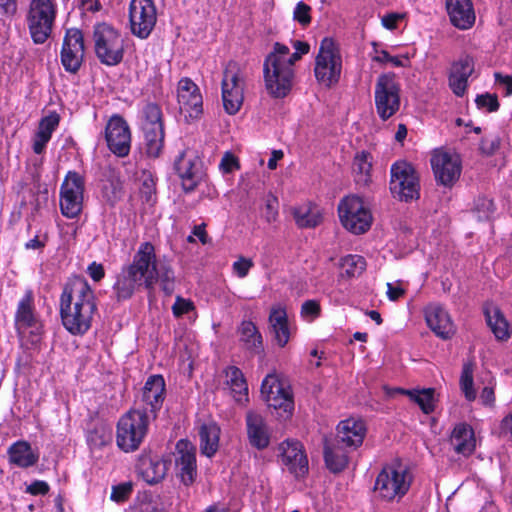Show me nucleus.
Listing matches in <instances>:
<instances>
[{
    "label": "nucleus",
    "mask_w": 512,
    "mask_h": 512,
    "mask_svg": "<svg viewBox=\"0 0 512 512\" xmlns=\"http://www.w3.org/2000/svg\"><path fill=\"white\" fill-rule=\"evenodd\" d=\"M87 440L92 448H97L105 445L109 440V436L104 433L100 434L98 431H93L88 435Z\"/></svg>",
    "instance_id": "nucleus-61"
},
{
    "label": "nucleus",
    "mask_w": 512,
    "mask_h": 512,
    "mask_svg": "<svg viewBox=\"0 0 512 512\" xmlns=\"http://www.w3.org/2000/svg\"><path fill=\"white\" fill-rule=\"evenodd\" d=\"M494 210V203L491 199L487 197H479L475 201L473 213L475 214L478 220L484 221L490 219V217L494 213Z\"/></svg>",
    "instance_id": "nucleus-48"
},
{
    "label": "nucleus",
    "mask_w": 512,
    "mask_h": 512,
    "mask_svg": "<svg viewBox=\"0 0 512 512\" xmlns=\"http://www.w3.org/2000/svg\"><path fill=\"white\" fill-rule=\"evenodd\" d=\"M340 267L342 276L356 277L366 269V261L360 255H347L341 259Z\"/></svg>",
    "instance_id": "nucleus-43"
},
{
    "label": "nucleus",
    "mask_w": 512,
    "mask_h": 512,
    "mask_svg": "<svg viewBox=\"0 0 512 512\" xmlns=\"http://www.w3.org/2000/svg\"><path fill=\"white\" fill-rule=\"evenodd\" d=\"M500 429L502 434L509 436L512 440V412L503 418Z\"/></svg>",
    "instance_id": "nucleus-64"
},
{
    "label": "nucleus",
    "mask_w": 512,
    "mask_h": 512,
    "mask_svg": "<svg viewBox=\"0 0 512 512\" xmlns=\"http://www.w3.org/2000/svg\"><path fill=\"white\" fill-rule=\"evenodd\" d=\"M59 120L60 118L57 113H51L41 119L33 141L34 153L41 154L44 151L46 144L51 139L52 133L59 125Z\"/></svg>",
    "instance_id": "nucleus-37"
},
{
    "label": "nucleus",
    "mask_w": 512,
    "mask_h": 512,
    "mask_svg": "<svg viewBox=\"0 0 512 512\" xmlns=\"http://www.w3.org/2000/svg\"><path fill=\"white\" fill-rule=\"evenodd\" d=\"M88 274L94 281L98 282L104 277L105 272L101 264L93 262L88 266Z\"/></svg>",
    "instance_id": "nucleus-63"
},
{
    "label": "nucleus",
    "mask_w": 512,
    "mask_h": 512,
    "mask_svg": "<svg viewBox=\"0 0 512 512\" xmlns=\"http://www.w3.org/2000/svg\"><path fill=\"white\" fill-rule=\"evenodd\" d=\"M141 196L148 202L151 200L155 193V182L151 175H144L142 184L140 187Z\"/></svg>",
    "instance_id": "nucleus-58"
},
{
    "label": "nucleus",
    "mask_w": 512,
    "mask_h": 512,
    "mask_svg": "<svg viewBox=\"0 0 512 512\" xmlns=\"http://www.w3.org/2000/svg\"><path fill=\"white\" fill-rule=\"evenodd\" d=\"M401 85L392 72L378 76L375 83L374 101L376 113L383 121L395 115L401 105Z\"/></svg>",
    "instance_id": "nucleus-7"
},
{
    "label": "nucleus",
    "mask_w": 512,
    "mask_h": 512,
    "mask_svg": "<svg viewBox=\"0 0 512 512\" xmlns=\"http://www.w3.org/2000/svg\"><path fill=\"white\" fill-rule=\"evenodd\" d=\"M295 52L290 53L288 46L276 42L273 50L266 56L263 63L265 88L274 98H283L291 90L295 62L309 52L306 42L294 41Z\"/></svg>",
    "instance_id": "nucleus-2"
},
{
    "label": "nucleus",
    "mask_w": 512,
    "mask_h": 512,
    "mask_svg": "<svg viewBox=\"0 0 512 512\" xmlns=\"http://www.w3.org/2000/svg\"><path fill=\"white\" fill-rule=\"evenodd\" d=\"M105 139L109 150L118 157H125L131 148V131L123 117L113 115L105 127Z\"/></svg>",
    "instance_id": "nucleus-19"
},
{
    "label": "nucleus",
    "mask_w": 512,
    "mask_h": 512,
    "mask_svg": "<svg viewBox=\"0 0 512 512\" xmlns=\"http://www.w3.org/2000/svg\"><path fill=\"white\" fill-rule=\"evenodd\" d=\"M261 394L269 408L283 413L281 417L292 414L294 403L288 387H285L274 374L267 375L262 381Z\"/></svg>",
    "instance_id": "nucleus-16"
},
{
    "label": "nucleus",
    "mask_w": 512,
    "mask_h": 512,
    "mask_svg": "<svg viewBox=\"0 0 512 512\" xmlns=\"http://www.w3.org/2000/svg\"><path fill=\"white\" fill-rule=\"evenodd\" d=\"M202 160L193 150L182 151L174 161V170L186 192L193 191L203 177Z\"/></svg>",
    "instance_id": "nucleus-17"
},
{
    "label": "nucleus",
    "mask_w": 512,
    "mask_h": 512,
    "mask_svg": "<svg viewBox=\"0 0 512 512\" xmlns=\"http://www.w3.org/2000/svg\"><path fill=\"white\" fill-rule=\"evenodd\" d=\"M246 428L250 444L259 449H265L270 443V434L261 414L255 411L246 413Z\"/></svg>",
    "instance_id": "nucleus-30"
},
{
    "label": "nucleus",
    "mask_w": 512,
    "mask_h": 512,
    "mask_svg": "<svg viewBox=\"0 0 512 512\" xmlns=\"http://www.w3.org/2000/svg\"><path fill=\"white\" fill-rule=\"evenodd\" d=\"M160 282L166 295H171L175 289V275L170 265L159 262L155 284Z\"/></svg>",
    "instance_id": "nucleus-45"
},
{
    "label": "nucleus",
    "mask_w": 512,
    "mask_h": 512,
    "mask_svg": "<svg viewBox=\"0 0 512 512\" xmlns=\"http://www.w3.org/2000/svg\"><path fill=\"white\" fill-rule=\"evenodd\" d=\"M291 214L299 228H314L322 221L319 207L312 203H304L292 207Z\"/></svg>",
    "instance_id": "nucleus-35"
},
{
    "label": "nucleus",
    "mask_w": 512,
    "mask_h": 512,
    "mask_svg": "<svg viewBox=\"0 0 512 512\" xmlns=\"http://www.w3.org/2000/svg\"><path fill=\"white\" fill-rule=\"evenodd\" d=\"M263 215L269 223L275 221L278 217V199L271 193L265 197V209Z\"/></svg>",
    "instance_id": "nucleus-51"
},
{
    "label": "nucleus",
    "mask_w": 512,
    "mask_h": 512,
    "mask_svg": "<svg viewBox=\"0 0 512 512\" xmlns=\"http://www.w3.org/2000/svg\"><path fill=\"white\" fill-rule=\"evenodd\" d=\"M254 263L251 259L245 257H239L232 265L233 272L239 277L244 278L248 275L250 269Z\"/></svg>",
    "instance_id": "nucleus-54"
},
{
    "label": "nucleus",
    "mask_w": 512,
    "mask_h": 512,
    "mask_svg": "<svg viewBox=\"0 0 512 512\" xmlns=\"http://www.w3.org/2000/svg\"><path fill=\"white\" fill-rule=\"evenodd\" d=\"M26 491L31 495H45L49 491V485L45 481L36 480L27 487Z\"/></svg>",
    "instance_id": "nucleus-60"
},
{
    "label": "nucleus",
    "mask_w": 512,
    "mask_h": 512,
    "mask_svg": "<svg viewBox=\"0 0 512 512\" xmlns=\"http://www.w3.org/2000/svg\"><path fill=\"white\" fill-rule=\"evenodd\" d=\"M97 310L94 292L82 277H73L65 284L60 297L63 326L73 335L86 333Z\"/></svg>",
    "instance_id": "nucleus-1"
},
{
    "label": "nucleus",
    "mask_w": 512,
    "mask_h": 512,
    "mask_svg": "<svg viewBox=\"0 0 512 512\" xmlns=\"http://www.w3.org/2000/svg\"><path fill=\"white\" fill-rule=\"evenodd\" d=\"M354 449L346 448L335 437L333 441H325L324 460L327 468L333 473L343 471L349 463V453Z\"/></svg>",
    "instance_id": "nucleus-31"
},
{
    "label": "nucleus",
    "mask_w": 512,
    "mask_h": 512,
    "mask_svg": "<svg viewBox=\"0 0 512 512\" xmlns=\"http://www.w3.org/2000/svg\"><path fill=\"white\" fill-rule=\"evenodd\" d=\"M84 54L85 44L82 31L77 28L67 29L60 53L64 69L70 73L78 72L83 63Z\"/></svg>",
    "instance_id": "nucleus-18"
},
{
    "label": "nucleus",
    "mask_w": 512,
    "mask_h": 512,
    "mask_svg": "<svg viewBox=\"0 0 512 512\" xmlns=\"http://www.w3.org/2000/svg\"><path fill=\"white\" fill-rule=\"evenodd\" d=\"M365 423L360 419L349 418L341 421L337 426L336 438L346 448L356 450L360 447L366 436Z\"/></svg>",
    "instance_id": "nucleus-26"
},
{
    "label": "nucleus",
    "mask_w": 512,
    "mask_h": 512,
    "mask_svg": "<svg viewBox=\"0 0 512 512\" xmlns=\"http://www.w3.org/2000/svg\"><path fill=\"white\" fill-rule=\"evenodd\" d=\"M500 137L498 135H488L482 138L479 149L485 156H492L500 147Z\"/></svg>",
    "instance_id": "nucleus-50"
},
{
    "label": "nucleus",
    "mask_w": 512,
    "mask_h": 512,
    "mask_svg": "<svg viewBox=\"0 0 512 512\" xmlns=\"http://www.w3.org/2000/svg\"><path fill=\"white\" fill-rule=\"evenodd\" d=\"M486 321L496 339L505 341L510 338L509 324L500 309L492 304L484 308Z\"/></svg>",
    "instance_id": "nucleus-39"
},
{
    "label": "nucleus",
    "mask_w": 512,
    "mask_h": 512,
    "mask_svg": "<svg viewBox=\"0 0 512 512\" xmlns=\"http://www.w3.org/2000/svg\"><path fill=\"white\" fill-rule=\"evenodd\" d=\"M474 363L472 361L465 362L462 367L460 377V388L468 401H473L476 398V391L474 389L473 381Z\"/></svg>",
    "instance_id": "nucleus-44"
},
{
    "label": "nucleus",
    "mask_w": 512,
    "mask_h": 512,
    "mask_svg": "<svg viewBox=\"0 0 512 512\" xmlns=\"http://www.w3.org/2000/svg\"><path fill=\"white\" fill-rule=\"evenodd\" d=\"M219 168L223 173H231L239 168L238 159L229 152H226L222 157Z\"/></svg>",
    "instance_id": "nucleus-57"
},
{
    "label": "nucleus",
    "mask_w": 512,
    "mask_h": 512,
    "mask_svg": "<svg viewBox=\"0 0 512 512\" xmlns=\"http://www.w3.org/2000/svg\"><path fill=\"white\" fill-rule=\"evenodd\" d=\"M143 118L142 130L146 153L150 157L156 158L164 146V126L160 106L155 103H147L143 108Z\"/></svg>",
    "instance_id": "nucleus-12"
},
{
    "label": "nucleus",
    "mask_w": 512,
    "mask_h": 512,
    "mask_svg": "<svg viewBox=\"0 0 512 512\" xmlns=\"http://www.w3.org/2000/svg\"><path fill=\"white\" fill-rule=\"evenodd\" d=\"M194 309L193 303L189 300H186L180 296L176 298L175 303L172 306L173 314L176 317H181L184 314L189 313Z\"/></svg>",
    "instance_id": "nucleus-56"
},
{
    "label": "nucleus",
    "mask_w": 512,
    "mask_h": 512,
    "mask_svg": "<svg viewBox=\"0 0 512 512\" xmlns=\"http://www.w3.org/2000/svg\"><path fill=\"white\" fill-rule=\"evenodd\" d=\"M269 324L276 343L280 347H284L290 339L288 317L285 308L280 305L273 306L270 310Z\"/></svg>",
    "instance_id": "nucleus-34"
},
{
    "label": "nucleus",
    "mask_w": 512,
    "mask_h": 512,
    "mask_svg": "<svg viewBox=\"0 0 512 512\" xmlns=\"http://www.w3.org/2000/svg\"><path fill=\"white\" fill-rule=\"evenodd\" d=\"M342 71L339 50L331 38H324L315 59L314 73L317 81L327 87L338 83Z\"/></svg>",
    "instance_id": "nucleus-9"
},
{
    "label": "nucleus",
    "mask_w": 512,
    "mask_h": 512,
    "mask_svg": "<svg viewBox=\"0 0 512 512\" xmlns=\"http://www.w3.org/2000/svg\"><path fill=\"white\" fill-rule=\"evenodd\" d=\"M159 262L154 245L151 242L141 243L133 255L132 262L123 266L117 275L113 285L117 300L131 298L142 286L149 291L153 290Z\"/></svg>",
    "instance_id": "nucleus-3"
},
{
    "label": "nucleus",
    "mask_w": 512,
    "mask_h": 512,
    "mask_svg": "<svg viewBox=\"0 0 512 512\" xmlns=\"http://www.w3.org/2000/svg\"><path fill=\"white\" fill-rule=\"evenodd\" d=\"M176 468L182 482L189 485L196 475V454L194 446L187 440H179L176 445Z\"/></svg>",
    "instance_id": "nucleus-25"
},
{
    "label": "nucleus",
    "mask_w": 512,
    "mask_h": 512,
    "mask_svg": "<svg viewBox=\"0 0 512 512\" xmlns=\"http://www.w3.org/2000/svg\"><path fill=\"white\" fill-rule=\"evenodd\" d=\"M244 91V80L241 77L240 69L235 62H230L223 73L222 79V100L225 111L236 114L242 104Z\"/></svg>",
    "instance_id": "nucleus-15"
},
{
    "label": "nucleus",
    "mask_w": 512,
    "mask_h": 512,
    "mask_svg": "<svg viewBox=\"0 0 512 512\" xmlns=\"http://www.w3.org/2000/svg\"><path fill=\"white\" fill-rule=\"evenodd\" d=\"M495 81L505 90V95L509 96L512 94V77L509 75H502L501 73H495Z\"/></svg>",
    "instance_id": "nucleus-62"
},
{
    "label": "nucleus",
    "mask_w": 512,
    "mask_h": 512,
    "mask_svg": "<svg viewBox=\"0 0 512 512\" xmlns=\"http://www.w3.org/2000/svg\"><path fill=\"white\" fill-rule=\"evenodd\" d=\"M376 53L377 54L373 57V60L380 64H391L394 67L405 66V63L401 57L392 56L386 50L377 51Z\"/></svg>",
    "instance_id": "nucleus-52"
},
{
    "label": "nucleus",
    "mask_w": 512,
    "mask_h": 512,
    "mask_svg": "<svg viewBox=\"0 0 512 512\" xmlns=\"http://www.w3.org/2000/svg\"><path fill=\"white\" fill-rule=\"evenodd\" d=\"M475 103L479 109L485 110L486 112H495L500 106L497 95L491 93L478 95L475 99Z\"/></svg>",
    "instance_id": "nucleus-49"
},
{
    "label": "nucleus",
    "mask_w": 512,
    "mask_h": 512,
    "mask_svg": "<svg viewBox=\"0 0 512 512\" xmlns=\"http://www.w3.org/2000/svg\"><path fill=\"white\" fill-rule=\"evenodd\" d=\"M372 156L367 151L357 152L353 159L352 170L360 185H367L371 179Z\"/></svg>",
    "instance_id": "nucleus-41"
},
{
    "label": "nucleus",
    "mask_w": 512,
    "mask_h": 512,
    "mask_svg": "<svg viewBox=\"0 0 512 512\" xmlns=\"http://www.w3.org/2000/svg\"><path fill=\"white\" fill-rule=\"evenodd\" d=\"M239 342L251 355H261L264 352L263 338L256 324L250 320H243L238 328Z\"/></svg>",
    "instance_id": "nucleus-32"
},
{
    "label": "nucleus",
    "mask_w": 512,
    "mask_h": 512,
    "mask_svg": "<svg viewBox=\"0 0 512 512\" xmlns=\"http://www.w3.org/2000/svg\"><path fill=\"white\" fill-rule=\"evenodd\" d=\"M431 165L436 179L443 185H452L461 173V162L456 155L436 152L431 158Z\"/></svg>",
    "instance_id": "nucleus-21"
},
{
    "label": "nucleus",
    "mask_w": 512,
    "mask_h": 512,
    "mask_svg": "<svg viewBox=\"0 0 512 512\" xmlns=\"http://www.w3.org/2000/svg\"><path fill=\"white\" fill-rule=\"evenodd\" d=\"M226 382L230 387L233 397L240 402L248 395V385L242 371L235 366H230L225 370Z\"/></svg>",
    "instance_id": "nucleus-40"
},
{
    "label": "nucleus",
    "mask_w": 512,
    "mask_h": 512,
    "mask_svg": "<svg viewBox=\"0 0 512 512\" xmlns=\"http://www.w3.org/2000/svg\"><path fill=\"white\" fill-rule=\"evenodd\" d=\"M320 313V305L315 300H307L302 304L301 314L304 317L315 318Z\"/></svg>",
    "instance_id": "nucleus-59"
},
{
    "label": "nucleus",
    "mask_w": 512,
    "mask_h": 512,
    "mask_svg": "<svg viewBox=\"0 0 512 512\" xmlns=\"http://www.w3.org/2000/svg\"><path fill=\"white\" fill-rule=\"evenodd\" d=\"M412 476L401 463L385 465L378 474L374 491L378 498L388 502H399L408 492Z\"/></svg>",
    "instance_id": "nucleus-4"
},
{
    "label": "nucleus",
    "mask_w": 512,
    "mask_h": 512,
    "mask_svg": "<svg viewBox=\"0 0 512 512\" xmlns=\"http://www.w3.org/2000/svg\"><path fill=\"white\" fill-rule=\"evenodd\" d=\"M151 417L140 409L130 410L123 415L117 425L116 442L125 452L135 451L144 440Z\"/></svg>",
    "instance_id": "nucleus-5"
},
{
    "label": "nucleus",
    "mask_w": 512,
    "mask_h": 512,
    "mask_svg": "<svg viewBox=\"0 0 512 512\" xmlns=\"http://www.w3.org/2000/svg\"><path fill=\"white\" fill-rule=\"evenodd\" d=\"M424 315L428 327L439 338L448 340L455 334V325L449 313L442 306L430 304L425 308Z\"/></svg>",
    "instance_id": "nucleus-24"
},
{
    "label": "nucleus",
    "mask_w": 512,
    "mask_h": 512,
    "mask_svg": "<svg viewBox=\"0 0 512 512\" xmlns=\"http://www.w3.org/2000/svg\"><path fill=\"white\" fill-rule=\"evenodd\" d=\"M474 71V62L472 57L464 55L456 61L449 75V87L453 93L462 97L468 86V78Z\"/></svg>",
    "instance_id": "nucleus-29"
},
{
    "label": "nucleus",
    "mask_w": 512,
    "mask_h": 512,
    "mask_svg": "<svg viewBox=\"0 0 512 512\" xmlns=\"http://www.w3.org/2000/svg\"><path fill=\"white\" fill-rule=\"evenodd\" d=\"M94 51L101 64L116 66L124 57V39L121 33L107 23L95 26Z\"/></svg>",
    "instance_id": "nucleus-6"
},
{
    "label": "nucleus",
    "mask_w": 512,
    "mask_h": 512,
    "mask_svg": "<svg viewBox=\"0 0 512 512\" xmlns=\"http://www.w3.org/2000/svg\"><path fill=\"white\" fill-rule=\"evenodd\" d=\"M310 11L311 8L309 5L304 2H299L294 10V19L301 25L307 26L311 22Z\"/></svg>",
    "instance_id": "nucleus-53"
},
{
    "label": "nucleus",
    "mask_w": 512,
    "mask_h": 512,
    "mask_svg": "<svg viewBox=\"0 0 512 512\" xmlns=\"http://www.w3.org/2000/svg\"><path fill=\"white\" fill-rule=\"evenodd\" d=\"M165 381L161 375L150 376L142 391L143 409L141 411L147 412L151 418L156 417L163 405L165 399Z\"/></svg>",
    "instance_id": "nucleus-23"
},
{
    "label": "nucleus",
    "mask_w": 512,
    "mask_h": 512,
    "mask_svg": "<svg viewBox=\"0 0 512 512\" xmlns=\"http://www.w3.org/2000/svg\"><path fill=\"white\" fill-rule=\"evenodd\" d=\"M220 427L217 423L210 421L199 426V447L203 455L211 458L219 448Z\"/></svg>",
    "instance_id": "nucleus-33"
},
{
    "label": "nucleus",
    "mask_w": 512,
    "mask_h": 512,
    "mask_svg": "<svg viewBox=\"0 0 512 512\" xmlns=\"http://www.w3.org/2000/svg\"><path fill=\"white\" fill-rule=\"evenodd\" d=\"M129 512H162L160 504L151 495L146 493L139 495L130 506Z\"/></svg>",
    "instance_id": "nucleus-47"
},
{
    "label": "nucleus",
    "mask_w": 512,
    "mask_h": 512,
    "mask_svg": "<svg viewBox=\"0 0 512 512\" xmlns=\"http://www.w3.org/2000/svg\"><path fill=\"white\" fill-rule=\"evenodd\" d=\"M283 465L296 477L308 472V459L299 441L287 440L280 445Z\"/></svg>",
    "instance_id": "nucleus-22"
},
{
    "label": "nucleus",
    "mask_w": 512,
    "mask_h": 512,
    "mask_svg": "<svg viewBox=\"0 0 512 512\" xmlns=\"http://www.w3.org/2000/svg\"><path fill=\"white\" fill-rule=\"evenodd\" d=\"M410 399L416 402L425 414L434 411V390L423 389L421 391L412 390Z\"/></svg>",
    "instance_id": "nucleus-46"
},
{
    "label": "nucleus",
    "mask_w": 512,
    "mask_h": 512,
    "mask_svg": "<svg viewBox=\"0 0 512 512\" xmlns=\"http://www.w3.org/2000/svg\"><path fill=\"white\" fill-rule=\"evenodd\" d=\"M449 444L456 454L469 457L476 448L474 430L467 423L456 424L450 433Z\"/></svg>",
    "instance_id": "nucleus-28"
},
{
    "label": "nucleus",
    "mask_w": 512,
    "mask_h": 512,
    "mask_svg": "<svg viewBox=\"0 0 512 512\" xmlns=\"http://www.w3.org/2000/svg\"><path fill=\"white\" fill-rule=\"evenodd\" d=\"M33 302L34 299L31 291H27L19 301L15 314V326L18 331L35 326L37 318Z\"/></svg>",
    "instance_id": "nucleus-36"
},
{
    "label": "nucleus",
    "mask_w": 512,
    "mask_h": 512,
    "mask_svg": "<svg viewBox=\"0 0 512 512\" xmlns=\"http://www.w3.org/2000/svg\"><path fill=\"white\" fill-rule=\"evenodd\" d=\"M341 224L354 234L365 233L372 224V214L363 199L357 195H349L338 204Z\"/></svg>",
    "instance_id": "nucleus-11"
},
{
    "label": "nucleus",
    "mask_w": 512,
    "mask_h": 512,
    "mask_svg": "<svg viewBox=\"0 0 512 512\" xmlns=\"http://www.w3.org/2000/svg\"><path fill=\"white\" fill-rule=\"evenodd\" d=\"M166 462L161 459H146L141 464V474L149 484L160 482L166 475Z\"/></svg>",
    "instance_id": "nucleus-42"
},
{
    "label": "nucleus",
    "mask_w": 512,
    "mask_h": 512,
    "mask_svg": "<svg viewBox=\"0 0 512 512\" xmlns=\"http://www.w3.org/2000/svg\"><path fill=\"white\" fill-rule=\"evenodd\" d=\"M10 463L28 468L35 465L38 461V455L32 451L31 445L27 441H17L8 448Z\"/></svg>",
    "instance_id": "nucleus-38"
},
{
    "label": "nucleus",
    "mask_w": 512,
    "mask_h": 512,
    "mask_svg": "<svg viewBox=\"0 0 512 512\" xmlns=\"http://www.w3.org/2000/svg\"><path fill=\"white\" fill-rule=\"evenodd\" d=\"M157 23V9L153 0H131L129 24L131 33L139 39H147Z\"/></svg>",
    "instance_id": "nucleus-13"
},
{
    "label": "nucleus",
    "mask_w": 512,
    "mask_h": 512,
    "mask_svg": "<svg viewBox=\"0 0 512 512\" xmlns=\"http://www.w3.org/2000/svg\"><path fill=\"white\" fill-rule=\"evenodd\" d=\"M446 10L453 26L461 30L475 23V11L471 0H446Z\"/></svg>",
    "instance_id": "nucleus-27"
},
{
    "label": "nucleus",
    "mask_w": 512,
    "mask_h": 512,
    "mask_svg": "<svg viewBox=\"0 0 512 512\" xmlns=\"http://www.w3.org/2000/svg\"><path fill=\"white\" fill-rule=\"evenodd\" d=\"M132 492V485L130 483H123L112 488L111 499L115 502L125 501Z\"/></svg>",
    "instance_id": "nucleus-55"
},
{
    "label": "nucleus",
    "mask_w": 512,
    "mask_h": 512,
    "mask_svg": "<svg viewBox=\"0 0 512 512\" xmlns=\"http://www.w3.org/2000/svg\"><path fill=\"white\" fill-rule=\"evenodd\" d=\"M390 191L394 198L400 201H410L419 198V177L413 165L405 160H399L390 168Z\"/></svg>",
    "instance_id": "nucleus-10"
},
{
    "label": "nucleus",
    "mask_w": 512,
    "mask_h": 512,
    "mask_svg": "<svg viewBox=\"0 0 512 512\" xmlns=\"http://www.w3.org/2000/svg\"><path fill=\"white\" fill-rule=\"evenodd\" d=\"M177 100L185 117L198 119L203 113V99L198 86L190 78L178 82Z\"/></svg>",
    "instance_id": "nucleus-20"
},
{
    "label": "nucleus",
    "mask_w": 512,
    "mask_h": 512,
    "mask_svg": "<svg viewBox=\"0 0 512 512\" xmlns=\"http://www.w3.org/2000/svg\"><path fill=\"white\" fill-rule=\"evenodd\" d=\"M56 17L53 0H32L26 16L30 36L35 44H43L50 37Z\"/></svg>",
    "instance_id": "nucleus-8"
},
{
    "label": "nucleus",
    "mask_w": 512,
    "mask_h": 512,
    "mask_svg": "<svg viewBox=\"0 0 512 512\" xmlns=\"http://www.w3.org/2000/svg\"><path fill=\"white\" fill-rule=\"evenodd\" d=\"M84 180L82 176L69 171L60 188V210L63 216L73 219L82 211Z\"/></svg>",
    "instance_id": "nucleus-14"
}]
</instances>
